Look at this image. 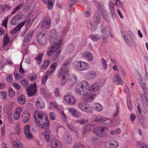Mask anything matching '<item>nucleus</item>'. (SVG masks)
Returning a JSON list of instances; mask_svg holds the SVG:
<instances>
[{"label":"nucleus","instance_id":"f257e3e1","mask_svg":"<svg viewBox=\"0 0 148 148\" xmlns=\"http://www.w3.org/2000/svg\"><path fill=\"white\" fill-rule=\"evenodd\" d=\"M50 33L49 42L51 47L47 52V55L51 56V60L53 62L59 57L61 52V50L59 49L62 43V40L58 36V34L54 29L51 30Z\"/></svg>","mask_w":148,"mask_h":148},{"label":"nucleus","instance_id":"f03ea898","mask_svg":"<svg viewBox=\"0 0 148 148\" xmlns=\"http://www.w3.org/2000/svg\"><path fill=\"white\" fill-rule=\"evenodd\" d=\"M34 117L38 125L36 126L35 123H32L30 126L31 129H37V126L39 128L47 130L49 126V121L47 116L42 112L35 111L34 114Z\"/></svg>","mask_w":148,"mask_h":148},{"label":"nucleus","instance_id":"7ed1b4c3","mask_svg":"<svg viewBox=\"0 0 148 148\" xmlns=\"http://www.w3.org/2000/svg\"><path fill=\"white\" fill-rule=\"evenodd\" d=\"M88 83L86 81H83L77 84L76 86V91L77 94L80 95L85 96L86 102H92L94 99L93 95L89 93Z\"/></svg>","mask_w":148,"mask_h":148},{"label":"nucleus","instance_id":"20e7f679","mask_svg":"<svg viewBox=\"0 0 148 148\" xmlns=\"http://www.w3.org/2000/svg\"><path fill=\"white\" fill-rule=\"evenodd\" d=\"M71 62V59L68 58L62 65L60 70L58 72V77L59 78H61L62 84H64L67 80V76L69 74V70L67 67Z\"/></svg>","mask_w":148,"mask_h":148},{"label":"nucleus","instance_id":"39448f33","mask_svg":"<svg viewBox=\"0 0 148 148\" xmlns=\"http://www.w3.org/2000/svg\"><path fill=\"white\" fill-rule=\"evenodd\" d=\"M73 66L76 69L81 71L86 70L89 68L88 64L82 61L75 62L73 63Z\"/></svg>","mask_w":148,"mask_h":148},{"label":"nucleus","instance_id":"423d86ee","mask_svg":"<svg viewBox=\"0 0 148 148\" xmlns=\"http://www.w3.org/2000/svg\"><path fill=\"white\" fill-rule=\"evenodd\" d=\"M101 35L103 38V42L104 43H106L107 42V39L110 34V32L109 31V27L107 26H105L103 27H101Z\"/></svg>","mask_w":148,"mask_h":148},{"label":"nucleus","instance_id":"0eeeda50","mask_svg":"<svg viewBox=\"0 0 148 148\" xmlns=\"http://www.w3.org/2000/svg\"><path fill=\"white\" fill-rule=\"evenodd\" d=\"M34 32V31L28 33L24 39L23 46L26 52H27L29 43L30 41Z\"/></svg>","mask_w":148,"mask_h":148},{"label":"nucleus","instance_id":"6e6552de","mask_svg":"<svg viewBox=\"0 0 148 148\" xmlns=\"http://www.w3.org/2000/svg\"><path fill=\"white\" fill-rule=\"evenodd\" d=\"M36 84H31L30 86L27 89L28 95L31 97L34 95L36 92Z\"/></svg>","mask_w":148,"mask_h":148},{"label":"nucleus","instance_id":"1a4fd4ad","mask_svg":"<svg viewBox=\"0 0 148 148\" xmlns=\"http://www.w3.org/2000/svg\"><path fill=\"white\" fill-rule=\"evenodd\" d=\"M38 40L40 45H45L47 40V38L46 37L45 34L42 32H40L38 35Z\"/></svg>","mask_w":148,"mask_h":148},{"label":"nucleus","instance_id":"9d476101","mask_svg":"<svg viewBox=\"0 0 148 148\" xmlns=\"http://www.w3.org/2000/svg\"><path fill=\"white\" fill-rule=\"evenodd\" d=\"M64 99L66 103L71 105H74L75 103V98L70 94L64 96Z\"/></svg>","mask_w":148,"mask_h":148},{"label":"nucleus","instance_id":"9b49d317","mask_svg":"<svg viewBox=\"0 0 148 148\" xmlns=\"http://www.w3.org/2000/svg\"><path fill=\"white\" fill-rule=\"evenodd\" d=\"M99 11L100 12L102 16L108 23L110 22V17L108 16V14L104 8L101 7L98 8Z\"/></svg>","mask_w":148,"mask_h":148},{"label":"nucleus","instance_id":"f8f14e48","mask_svg":"<svg viewBox=\"0 0 148 148\" xmlns=\"http://www.w3.org/2000/svg\"><path fill=\"white\" fill-rule=\"evenodd\" d=\"M50 146L52 148H62V145L61 142L55 139L51 140Z\"/></svg>","mask_w":148,"mask_h":148},{"label":"nucleus","instance_id":"ddd939ff","mask_svg":"<svg viewBox=\"0 0 148 148\" xmlns=\"http://www.w3.org/2000/svg\"><path fill=\"white\" fill-rule=\"evenodd\" d=\"M51 19L49 17L45 18V20L41 23V27L44 29H49L51 25Z\"/></svg>","mask_w":148,"mask_h":148},{"label":"nucleus","instance_id":"4468645a","mask_svg":"<svg viewBox=\"0 0 148 148\" xmlns=\"http://www.w3.org/2000/svg\"><path fill=\"white\" fill-rule=\"evenodd\" d=\"M106 145L110 148H116L119 147V144L117 141L112 140L106 142Z\"/></svg>","mask_w":148,"mask_h":148},{"label":"nucleus","instance_id":"2eb2a0df","mask_svg":"<svg viewBox=\"0 0 148 148\" xmlns=\"http://www.w3.org/2000/svg\"><path fill=\"white\" fill-rule=\"evenodd\" d=\"M22 16H23L21 14H17L14 16L11 19V24L12 25H17L22 18Z\"/></svg>","mask_w":148,"mask_h":148},{"label":"nucleus","instance_id":"dca6fc26","mask_svg":"<svg viewBox=\"0 0 148 148\" xmlns=\"http://www.w3.org/2000/svg\"><path fill=\"white\" fill-rule=\"evenodd\" d=\"M35 105L38 108L44 109L45 107V104L41 97H39L36 99Z\"/></svg>","mask_w":148,"mask_h":148},{"label":"nucleus","instance_id":"f3484780","mask_svg":"<svg viewBox=\"0 0 148 148\" xmlns=\"http://www.w3.org/2000/svg\"><path fill=\"white\" fill-rule=\"evenodd\" d=\"M26 21L25 20L20 23L19 24L16 26L14 28L12 29L11 32L10 34H14L16 33L21 29L22 27L26 23Z\"/></svg>","mask_w":148,"mask_h":148},{"label":"nucleus","instance_id":"a211bd4d","mask_svg":"<svg viewBox=\"0 0 148 148\" xmlns=\"http://www.w3.org/2000/svg\"><path fill=\"white\" fill-rule=\"evenodd\" d=\"M99 86L96 83H94L89 88V90L90 92L89 93L91 94L92 95H93V97L95 98V94H91L92 92H95L99 90Z\"/></svg>","mask_w":148,"mask_h":148},{"label":"nucleus","instance_id":"6ab92c4d","mask_svg":"<svg viewBox=\"0 0 148 148\" xmlns=\"http://www.w3.org/2000/svg\"><path fill=\"white\" fill-rule=\"evenodd\" d=\"M93 132L95 135L102 137H104L107 135L105 130H93Z\"/></svg>","mask_w":148,"mask_h":148},{"label":"nucleus","instance_id":"aec40b11","mask_svg":"<svg viewBox=\"0 0 148 148\" xmlns=\"http://www.w3.org/2000/svg\"><path fill=\"white\" fill-rule=\"evenodd\" d=\"M105 128H106L103 126H99L95 128L93 124H88L85 126L83 130H105Z\"/></svg>","mask_w":148,"mask_h":148},{"label":"nucleus","instance_id":"412c9836","mask_svg":"<svg viewBox=\"0 0 148 148\" xmlns=\"http://www.w3.org/2000/svg\"><path fill=\"white\" fill-rule=\"evenodd\" d=\"M78 107L81 110L86 111V110H88L90 108L89 106L86 105L85 102H81L78 103Z\"/></svg>","mask_w":148,"mask_h":148},{"label":"nucleus","instance_id":"4be33fe9","mask_svg":"<svg viewBox=\"0 0 148 148\" xmlns=\"http://www.w3.org/2000/svg\"><path fill=\"white\" fill-rule=\"evenodd\" d=\"M41 135L44 136L45 140L47 143L49 142L51 135L50 130H45L44 132L41 133Z\"/></svg>","mask_w":148,"mask_h":148},{"label":"nucleus","instance_id":"5701e85b","mask_svg":"<svg viewBox=\"0 0 148 148\" xmlns=\"http://www.w3.org/2000/svg\"><path fill=\"white\" fill-rule=\"evenodd\" d=\"M22 111V108L20 107L17 108L14 115V119L16 120H18L20 116V113Z\"/></svg>","mask_w":148,"mask_h":148},{"label":"nucleus","instance_id":"b1692460","mask_svg":"<svg viewBox=\"0 0 148 148\" xmlns=\"http://www.w3.org/2000/svg\"><path fill=\"white\" fill-rule=\"evenodd\" d=\"M115 4L112 3L111 1H110L109 3V8L110 10V13L112 16L113 18L116 17L115 12L114 10V6Z\"/></svg>","mask_w":148,"mask_h":148},{"label":"nucleus","instance_id":"393cba45","mask_svg":"<svg viewBox=\"0 0 148 148\" xmlns=\"http://www.w3.org/2000/svg\"><path fill=\"white\" fill-rule=\"evenodd\" d=\"M93 18L94 21L93 22L96 25L98 24L99 23L100 16L98 12H96L95 13Z\"/></svg>","mask_w":148,"mask_h":148},{"label":"nucleus","instance_id":"a878e982","mask_svg":"<svg viewBox=\"0 0 148 148\" xmlns=\"http://www.w3.org/2000/svg\"><path fill=\"white\" fill-rule=\"evenodd\" d=\"M17 100L19 104L23 105L26 101L25 97L24 95L21 94L18 97Z\"/></svg>","mask_w":148,"mask_h":148},{"label":"nucleus","instance_id":"bb28decb","mask_svg":"<svg viewBox=\"0 0 148 148\" xmlns=\"http://www.w3.org/2000/svg\"><path fill=\"white\" fill-rule=\"evenodd\" d=\"M89 38L93 41L95 42L99 41L101 38V37L99 34H97L91 35H90Z\"/></svg>","mask_w":148,"mask_h":148},{"label":"nucleus","instance_id":"cd10ccee","mask_svg":"<svg viewBox=\"0 0 148 148\" xmlns=\"http://www.w3.org/2000/svg\"><path fill=\"white\" fill-rule=\"evenodd\" d=\"M69 111L74 117H78L81 115L80 113L77 112V110L73 108H70L69 109Z\"/></svg>","mask_w":148,"mask_h":148},{"label":"nucleus","instance_id":"c85d7f7f","mask_svg":"<svg viewBox=\"0 0 148 148\" xmlns=\"http://www.w3.org/2000/svg\"><path fill=\"white\" fill-rule=\"evenodd\" d=\"M113 80L114 83L117 85L119 84L121 81L120 77L117 74L113 76Z\"/></svg>","mask_w":148,"mask_h":148},{"label":"nucleus","instance_id":"c756f323","mask_svg":"<svg viewBox=\"0 0 148 148\" xmlns=\"http://www.w3.org/2000/svg\"><path fill=\"white\" fill-rule=\"evenodd\" d=\"M30 117V115L29 113L25 112L22 116L23 122L24 123H26L29 121Z\"/></svg>","mask_w":148,"mask_h":148},{"label":"nucleus","instance_id":"7c9ffc66","mask_svg":"<svg viewBox=\"0 0 148 148\" xmlns=\"http://www.w3.org/2000/svg\"><path fill=\"white\" fill-rule=\"evenodd\" d=\"M64 140L68 144H70L72 142V138L71 136L69 135L68 133H66L64 137Z\"/></svg>","mask_w":148,"mask_h":148},{"label":"nucleus","instance_id":"2f4dec72","mask_svg":"<svg viewBox=\"0 0 148 148\" xmlns=\"http://www.w3.org/2000/svg\"><path fill=\"white\" fill-rule=\"evenodd\" d=\"M10 41V38L8 36V34H6L4 36L3 40V47H5L8 43Z\"/></svg>","mask_w":148,"mask_h":148},{"label":"nucleus","instance_id":"473e14b6","mask_svg":"<svg viewBox=\"0 0 148 148\" xmlns=\"http://www.w3.org/2000/svg\"><path fill=\"white\" fill-rule=\"evenodd\" d=\"M84 56L87 60L91 61L93 59V57L91 54L88 52H85L83 54Z\"/></svg>","mask_w":148,"mask_h":148},{"label":"nucleus","instance_id":"72a5a7b5","mask_svg":"<svg viewBox=\"0 0 148 148\" xmlns=\"http://www.w3.org/2000/svg\"><path fill=\"white\" fill-rule=\"evenodd\" d=\"M93 119L94 122H99L103 120V118L99 115L95 116Z\"/></svg>","mask_w":148,"mask_h":148},{"label":"nucleus","instance_id":"f704fd0d","mask_svg":"<svg viewBox=\"0 0 148 148\" xmlns=\"http://www.w3.org/2000/svg\"><path fill=\"white\" fill-rule=\"evenodd\" d=\"M57 65V64L55 62L52 64L50 66V70L47 71V72H48V73L50 74L52 73L56 68Z\"/></svg>","mask_w":148,"mask_h":148},{"label":"nucleus","instance_id":"c9c22d12","mask_svg":"<svg viewBox=\"0 0 148 148\" xmlns=\"http://www.w3.org/2000/svg\"><path fill=\"white\" fill-rule=\"evenodd\" d=\"M25 134L27 138L31 139L33 138V135L30 130H25Z\"/></svg>","mask_w":148,"mask_h":148},{"label":"nucleus","instance_id":"e433bc0d","mask_svg":"<svg viewBox=\"0 0 148 148\" xmlns=\"http://www.w3.org/2000/svg\"><path fill=\"white\" fill-rule=\"evenodd\" d=\"M91 142L93 145H97L99 144V140L97 138L92 137L91 139Z\"/></svg>","mask_w":148,"mask_h":148},{"label":"nucleus","instance_id":"4c0bfd02","mask_svg":"<svg viewBox=\"0 0 148 148\" xmlns=\"http://www.w3.org/2000/svg\"><path fill=\"white\" fill-rule=\"evenodd\" d=\"M43 56V54L41 53L38 55L35 58V59L36 60V62L37 64H39L40 63Z\"/></svg>","mask_w":148,"mask_h":148},{"label":"nucleus","instance_id":"58836bf2","mask_svg":"<svg viewBox=\"0 0 148 148\" xmlns=\"http://www.w3.org/2000/svg\"><path fill=\"white\" fill-rule=\"evenodd\" d=\"M95 106V109L97 111L100 112L102 110L103 107L100 104L97 103Z\"/></svg>","mask_w":148,"mask_h":148},{"label":"nucleus","instance_id":"ea45409f","mask_svg":"<svg viewBox=\"0 0 148 148\" xmlns=\"http://www.w3.org/2000/svg\"><path fill=\"white\" fill-rule=\"evenodd\" d=\"M78 81L77 77L75 76L72 77L70 80V82L71 84H69L70 86H73L76 84Z\"/></svg>","mask_w":148,"mask_h":148},{"label":"nucleus","instance_id":"a19ab883","mask_svg":"<svg viewBox=\"0 0 148 148\" xmlns=\"http://www.w3.org/2000/svg\"><path fill=\"white\" fill-rule=\"evenodd\" d=\"M75 46L73 44H70L67 47V51L69 53H72L74 50Z\"/></svg>","mask_w":148,"mask_h":148},{"label":"nucleus","instance_id":"79ce46f5","mask_svg":"<svg viewBox=\"0 0 148 148\" xmlns=\"http://www.w3.org/2000/svg\"><path fill=\"white\" fill-rule=\"evenodd\" d=\"M13 145L14 148H17L18 147L23 146V145L18 140L14 141L13 143Z\"/></svg>","mask_w":148,"mask_h":148},{"label":"nucleus","instance_id":"37998d69","mask_svg":"<svg viewBox=\"0 0 148 148\" xmlns=\"http://www.w3.org/2000/svg\"><path fill=\"white\" fill-rule=\"evenodd\" d=\"M101 64L103 66V69L106 70L107 69L108 65L107 62L103 58H102L101 60Z\"/></svg>","mask_w":148,"mask_h":148},{"label":"nucleus","instance_id":"c03bdc74","mask_svg":"<svg viewBox=\"0 0 148 148\" xmlns=\"http://www.w3.org/2000/svg\"><path fill=\"white\" fill-rule=\"evenodd\" d=\"M11 7V6H8L6 4L1 6V8L2 9V11L3 12H5L7 10H10Z\"/></svg>","mask_w":148,"mask_h":148},{"label":"nucleus","instance_id":"a18cd8bd","mask_svg":"<svg viewBox=\"0 0 148 148\" xmlns=\"http://www.w3.org/2000/svg\"><path fill=\"white\" fill-rule=\"evenodd\" d=\"M112 123V120L108 118H106L105 119H103V120L102 122V123L104 125H109Z\"/></svg>","mask_w":148,"mask_h":148},{"label":"nucleus","instance_id":"49530a36","mask_svg":"<svg viewBox=\"0 0 148 148\" xmlns=\"http://www.w3.org/2000/svg\"><path fill=\"white\" fill-rule=\"evenodd\" d=\"M9 96L10 97H12L14 96L15 94V91L13 89L12 87H10L8 89Z\"/></svg>","mask_w":148,"mask_h":148},{"label":"nucleus","instance_id":"de8ad7c7","mask_svg":"<svg viewBox=\"0 0 148 148\" xmlns=\"http://www.w3.org/2000/svg\"><path fill=\"white\" fill-rule=\"evenodd\" d=\"M49 74L48 73V72H46L42 80V84L45 85L46 84Z\"/></svg>","mask_w":148,"mask_h":148},{"label":"nucleus","instance_id":"09e8293b","mask_svg":"<svg viewBox=\"0 0 148 148\" xmlns=\"http://www.w3.org/2000/svg\"><path fill=\"white\" fill-rule=\"evenodd\" d=\"M23 4H22L17 6L12 11V14H15L17 11L23 7Z\"/></svg>","mask_w":148,"mask_h":148},{"label":"nucleus","instance_id":"8fccbe9b","mask_svg":"<svg viewBox=\"0 0 148 148\" xmlns=\"http://www.w3.org/2000/svg\"><path fill=\"white\" fill-rule=\"evenodd\" d=\"M49 63L50 62L49 60H45L42 65V69H46L47 68L48 65L49 64Z\"/></svg>","mask_w":148,"mask_h":148},{"label":"nucleus","instance_id":"3c124183","mask_svg":"<svg viewBox=\"0 0 148 148\" xmlns=\"http://www.w3.org/2000/svg\"><path fill=\"white\" fill-rule=\"evenodd\" d=\"M20 82L22 85L25 87H27L29 84L28 80L26 79L21 80Z\"/></svg>","mask_w":148,"mask_h":148},{"label":"nucleus","instance_id":"603ef678","mask_svg":"<svg viewBox=\"0 0 148 148\" xmlns=\"http://www.w3.org/2000/svg\"><path fill=\"white\" fill-rule=\"evenodd\" d=\"M96 75V73L94 71H91L89 72L88 74V77L91 79L94 78Z\"/></svg>","mask_w":148,"mask_h":148},{"label":"nucleus","instance_id":"864d4df0","mask_svg":"<svg viewBox=\"0 0 148 148\" xmlns=\"http://www.w3.org/2000/svg\"><path fill=\"white\" fill-rule=\"evenodd\" d=\"M90 24L91 25L90 29L93 32L95 31L97 29L96 26L97 25H96L94 22H90Z\"/></svg>","mask_w":148,"mask_h":148},{"label":"nucleus","instance_id":"5fc2aeb1","mask_svg":"<svg viewBox=\"0 0 148 148\" xmlns=\"http://www.w3.org/2000/svg\"><path fill=\"white\" fill-rule=\"evenodd\" d=\"M7 92L5 91H2L0 92V95L1 96L3 97L2 98L3 100L7 99V98H6V97L7 96Z\"/></svg>","mask_w":148,"mask_h":148},{"label":"nucleus","instance_id":"6e6d98bb","mask_svg":"<svg viewBox=\"0 0 148 148\" xmlns=\"http://www.w3.org/2000/svg\"><path fill=\"white\" fill-rule=\"evenodd\" d=\"M48 9L49 10H51L52 9L53 5L52 0H48Z\"/></svg>","mask_w":148,"mask_h":148},{"label":"nucleus","instance_id":"4d7b16f0","mask_svg":"<svg viewBox=\"0 0 148 148\" xmlns=\"http://www.w3.org/2000/svg\"><path fill=\"white\" fill-rule=\"evenodd\" d=\"M121 132V130H113L110 132L111 134L112 135L119 134Z\"/></svg>","mask_w":148,"mask_h":148},{"label":"nucleus","instance_id":"13d9d810","mask_svg":"<svg viewBox=\"0 0 148 148\" xmlns=\"http://www.w3.org/2000/svg\"><path fill=\"white\" fill-rule=\"evenodd\" d=\"M73 148H85L84 145L81 144H79L75 145Z\"/></svg>","mask_w":148,"mask_h":148},{"label":"nucleus","instance_id":"bf43d9fd","mask_svg":"<svg viewBox=\"0 0 148 148\" xmlns=\"http://www.w3.org/2000/svg\"><path fill=\"white\" fill-rule=\"evenodd\" d=\"M7 81L8 82H11L12 81V75H10L6 77Z\"/></svg>","mask_w":148,"mask_h":148},{"label":"nucleus","instance_id":"052dcab7","mask_svg":"<svg viewBox=\"0 0 148 148\" xmlns=\"http://www.w3.org/2000/svg\"><path fill=\"white\" fill-rule=\"evenodd\" d=\"M49 116L51 120H54L55 119V114L54 112H50L49 113Z\"/></svg>","mask_w":148,"mask_h":148},{"label":"nucleus","instance_id":"680f3d73","mask_svg":"<svg viewBox=\"0 0 148 148\" xmlns=\"http://www.w3.org/2000/svg\"><path fill=\"white\" fill-rule=\"evenodd\" d=\"M88 122L87 119H83L79 120L77 121V122L81 124H83Z\"/></svg>","mask_w":148,"mask_h":148},{"label":"nucleus","instance_id":"e2e57ef3","mask_svg":"<svg viewBox=\"0 0 148 148\" xmlns=\"http://www.w3.org/2000/svg\"><path fill=\"white\" fill-rule=\"evenodd\" d=\"M20 132V130H14V131L10 133V135L12 136H14L15 134H18Z\"/></svg>","mask_w":148,"mask_h":148},{"label":"nucleus","instance_id":"0e129e2a","mask_svg":"<svg viewBox=\"0 0 148 148\" xmlns=\"http://www.w3.org/2000/svg\"><path fill=\"white\" fill-rule=\"evenodd\" d=\"M77 0H69V5H71L73 6V4L76 3Z\"/></svg>","mask_w":148,"mask_h":148},{"label":"nucleus","instance_id":"69168bd1","mask_svg":"<svg viewBox=\"0 0 148 148\" xmlns=\"http://www.w3.org/2000/svg\"><path fill=\"white\" fill-rule=\"evenodd\" d=\"M141 99L144 102H147L148 101V99L146 98L145 95L143 94H142L141 95Z\"/></svg>","mask_w":148,"mask_h":148},{"label":"nucleus","instance_id":"338daca9","mask_svg":"<svg viewBox=\"0 0 148 148\" xmlns=\"http://www.w3.org/2000/svg\"><path fill=\"white\" fill-rule=\"evenodd\" d=\"M29 78L31 81H34L37 78V76L36 74L33 75L30 77H29Z\"/></svg>","mask_w":148,"mask_h":148},{"label":"nucleus","instance_id":"774afa93","mask_svg":"<svg viewBox=\"0 0 148 148\" xmlns=\"http://www.w3.org/2000/svg\"><path fill=\"white\" fill-rule=\"evenodd\" d=\"M13 85L14 87L17 90H19L21 88L20 86L16 83H14L13 84Z\"/></svg>","mask_w":148,"mask_h":148}]
</instances>
